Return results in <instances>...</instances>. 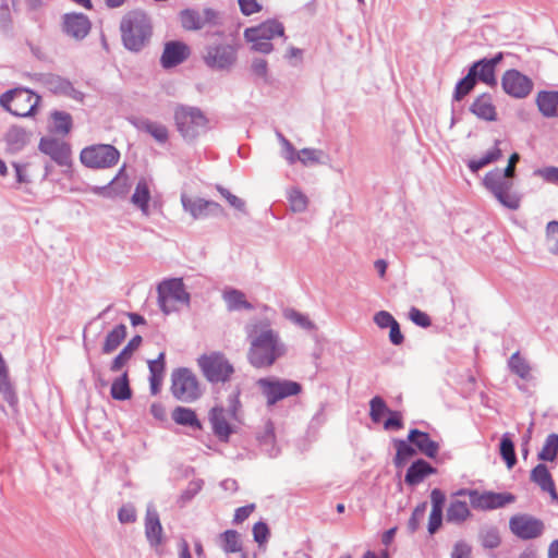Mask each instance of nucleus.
I'll use <instances>...</instances> for the list:
<instances>
[{
  "instance_id": "f257e3e1",
  "label": "nucleus",
  "mask_w": 558,
  "mask_h": 558,
  "mask_svg": "<svg viewBox=\"0 0 558 558\" xmlns=\"http://www.w3.org/2000/svg\"><path fill=\"white\" fill-rule=\"evenodd\" d=\"M247 361L255 368H268L286 354V345L278 332L268 326H252L247 329Z\"/></svg>"
},
{
  "instance_id": "f03ea898",
  "label": "nucleus",
  "mask_w": 558,
  "mask_h": 558,
  "mask_svg": "<svg viewBox=\"0 0 558 558\" xmlns=\"http://www.w3.org/2000/svg\"><path fill=\"white\" fill-rule=\"evenodd\" d=\"M123 46L132 52H140L150 41L153 24L150 17L141 10L128 12L120 22Z\"/></svg>"
},
{
  "instance_id": "7ed1b4c3",
  "label": "nucleus",
  "mask_w": 558,
  "mask_h": 558,
  "mask_svg": "<svg viewBox=\"0 0 558 558\" xmlns=\"http://www.w3.org/2000/svg\"><path fill=\"white\" fill-rule=\"evenodd\" d=\"M483 185L504 207L511 210L520 208L521 196L512 191V178L501 172V169L496 168L487 172L483 179Z\"/></svg>"
},
{
  "instance_id": "20e7f679",
  "label": "nucleus",
  "mask_w": 558,
  "mask_h": 558,
  "mask_svg": "<svg viewBox=\"0 0 558 558\" xmlns=\"http://www.w3.org/2000/svg\"><path fill=\"white\" fill-rule=\"evenodd\" d=\"M158 305L163 314L179 311V305H190L191 296L181 278L167 279L157 287Z\"/></svg>"
},
{
  "instance_id": "39448f33",
  "label": "nucleus",
  "mask_w": 558,
  "mask_h": 558,
  "mask_svg": "<svg viewBox=\"0 0 558 558\" xmlns=\"http://www.w3.org/2000/svg\"><path fill=\"white\" fill-rule=\"evenodd\" d=\"M197 364L206 380L213 385L230 381L234 374V367L221 352L203 354L197 359Z\"/></svg>"
},
{
  "instance_id": "423d86ee",
  "label": "nucleus",
  "mask_w": 558,
  "mask_h": 558,
  "mask_svg": "<svg viewBox=\"0 0 558 558\" xmlns=\"http://www.w3.org/2000/svg\"><path fill=\"white\" fill-rule=\"evenodd\" d=\"M177 129L185 140H194L207 129L208 120L197 107L178 106L174 110Z\"/></svg>"
},
{
  "instance_id": "0eeeda50",
  "label": "nucleus",
  "mask_w": 558,
  "mask_h": 558,
  "mask_svg": "<svg viewBox=\"0 0 558 558\" xmlns=\"http://www.w3.org/2000/svg\"><path fill=\"white\" fill-rule=\"evenodd\" d=\"M239 396L240 390L236 389L228 398V409L216 405L209 412V422L213 432L221 441H228L230 435L233 433L229 420H236V411L240 407Z\"/></svg>"
},
{
  "instance_id": "6e6552de",
  "label": "nucleus",
  "mask_w": 558,
  "mask_h": 558,
  "mask_svg": "<svg viewBox=\"0 0 558 558\" xmlns=\"http://www.w3.org/2000/svg\"><path fill=\"white\" fill-rule=\"evenodd\" d=\"M40 97L27 88H15L0 96V105L16 117H28L34 113Z\"/></svg>"
},
{
  "instance_id": "1a4fd4ad",
  "label": "nucleus",
  "mask_w": 558,
  "mask_h": 558,
  "mask_svg": "<svg viewBox=\"0 0 558 558\" xmlns=\"http://www.w3.org/2000/svg\"><path fill=\"white\" fill-rule=\"evenodd\" d=\"M262 395L266 398L267 405L272 407L278 401L302 392V385L290 379L265 377L257 380Z\"/></svg>"
},
{
  "instance_id": "9d476101",
  "label": "nucleus",
  "mask_w": 558,
  "mask_h": 558,
  "mask_svg": "<svg viewBox=\"0 0 558 558\" xmlns=\"http://www.w3.org/2000/svg\"><path fill=\"white\" fill-rule=\"evenodd\" d=\"M171 392L177 400L186 403L194 402L202 396L197 377L185 367L172 372Z\"/></svg>"
},
{
  "instance_id": "9b49d317",
  "label": "nucleus",
  "mask_w": 558,
  "mask_h": 558,
  "mask_svg": "<svg viewBox=\"0 0 558 558\" xmlns=\"http://www.w3.org/2000/svg\"><path fill=\"white\" fill-rule=\"evenodd\" d=\"M120 151L110 144H94L82 149L81 162L89 169H108L118 163Z\"/></svg>"
},
{
  "instance_id": "f8f14e48",
  "label": "nucleus",
  "mask_w": 558,
  "mask_h": 558,
  "mask_svg": "<svg viewBox=\"0 0 558 558\" xmlns=\"http://www.w3.org/2000/svg\"><path fill=\"white\" fill-rule=\"evenodd\" d=\"M238 60V49L232 44H213L205 47L204 63L213 71H230Z\"/></svg>"
},
{
  "instance_id": "ddd939ff",
  "label": "nucleus",
  "mask_w": 558,
  "mask_h": 558,
  "mask_svg": "<svg viewBox=\"0 0 558 558\" xmlns=\"http://www.w3.org/2000/svg\"><path fill=\"white\" fill-rule=\"evenodd\" d=\"M458 495H468L470 504L474 509L492 510L502 508L515 500L514 495L510 493H494L484 492L480 493L475 489H461Z\"/></svg>"
},
{
  "instance_id": "4468645a",
  "label": "nucleus",
  "mask_w": 558,
  "mask_h": 558,
  "mask_svg": "<svg viewBox=\"0 0 558 558\" xmlns=\"http://www.w3.org/2000/svg\"><path fill=\"white\" fill-rule=\"evenodd\" d=\"M509 529L517 537L527 541L539 537L545 531V524L541 519L523 513L510 518Z\"/></svg>"
},
{
  "instance_id": "2eb2a0df",
  "label": "nucleus",
  "mask_w": 558,
  "mask_h": 558,
  "mask_svg": "<svg viewBox=\"0 0 558 558\" xmlns=\"http://www.w3.org/2000/svg\"><path fill=\"white\" fill-rule=\"evenodd\" d=\"M181 204L183 209L195 220L225 214V209L219 203L202 197H191L184 193L181 195Z\"/></svg>"
},
{
  "instance_id": "dca6fc26",
  "label": "nucleus",
  "mask_w": 558,
  "mask_h": 558,
  "mask_svg": "<svg viewBox=\"0 0 558 558\" xmlns=\"http://www.w3.org/2000/svg\"><path fill=\"white\" fill-rule=\"evenodd\" d=\"M501 86L506 94L513 98H525L533 88V82L530 77L520 71L507 70L501 77Z\"/></svg>"
},
{
  "instance_id": "f3484780",
  "label": "nucleus",
  "mask_w": 558,
  "mask_h": 558,
  "mask_svg": "<svg viewBox=\"0 0 558 558\" xmlns=\"http://www.w3.org/2000/svg\"><path fill=\"white\" fill-rule=\"evenodd\" d=\"M40 82L47 90L56 95L65 96L80 102L84 100V94L75 89L69 80L60 75L52 73L43 74Z\"/></svg>"
},
{
  "instance_id": "a211bd4d",
  "label": "nucleus",
  "mask_w": 558,
  "mask_h": 558,
  "mask_svg": "<svg viewBox=\"0 0 558 558\" xmlns=\"http://www.w3.org/2000/svg\"><path fill=\"white\" fill-rule=\"evenodd\" d=\"M38 147L41 153L48 155L59 166L68 167L71 165V147L65 142L52 137H43Z\"/></svg>"
},
{
  "instance_id": "6ab92c4d",
  "label": "nucleus",
  "mask_w": 558,
  "mask_h": 558,
  "mask_svg": "<svg viewBox=\"0 0 558 558\" xmlns=\"http://www.w3.org/2000/svg\"><path fill=\"white\" fill-rule=\"evenodd\" d=\"M191 54L190 47L180 40H170L165 44L160 57V65L168 70L183 63Z\"/></svg>"
},
{
  "instance_id": "aec40b11",
  "label": "nucleus",
  "mask_w": 558,
  "mask_h": 558,
  "mask_svg": "<svg viewBox=\"0 0 558 558\" xmlns=\"http://www.w3.org/2000/svg\"><path fill=\"white\" fill-rule=\"evenodd\" d=\"M63 32L77 40L85 38L92 27L89 19L83 13H66L62 17Z\"/></svg>"
},
{
  "instance_id": "412c9836",
  "label": "nucleus",
  "mask_w": 558,
  "mask_h": 558,
  "mask_svg": "<svg viewBox=\"0 0 558 558\" xmlns=\"http://www.w3.org/2000/svg\"><path fill=\"white\" fill-rule=\"evenodd\" d=\"M284 27L276 20H268L256 27L246 28L244 37L246 40H271L275 36H283Z\"/></svg>"
},
{
  "instance_id": "4be33fe9",
  "label": "nucleus",
  "mask_w": 558,
  "mask_h": 558,
  "mask_svg": "<svg viewBox=\"0 0 558 558\" xmlns=\"http://www.w3.org/2000/svg\"><path fill=\"white\" fill-rule=\"evenodd\" d=\"M162 533L159 514L156 508L149 504L145 515V536L151 546H158L162 543Z\"/></svg>"
},
{
  "instance_id": "5701e85b",
  "label": "nucleus",
  "mask_w": 558,
  "mask_h": 558,
  "mask_svg": "<svg viewBox=\"0 0 558 558\" xmlns=\"http://www.w3.org/2000/svg\"><path fill=\"white\" fill-rule=\"evenodd\" d=\"M408 441L414 445L427 458H435L438 453L439 444L430 439L427 433L420 429H411L408 435Z\"/></svg>"
},
{
  "instance_id": "b1692460",
  "label": "nucleus",
  "mask_w": 558,
  "mask_h": 558,
  "mask_svg": "<svg viewBox=\"0 0 558 558\" xmlns=\"http://www.w3.org/2000/svg\"><path fill=\"white\" fill-rule=\"evenodd\" d=\"M128 175L125 174V166L121 167L117 175L106 186H95L93 192L102 195H125L129 190Z\"/></svg>"
},
{
  "instance_id": "393cba45",
  "label": "nucleus",
  "mask_w": 558,
  "mask_h": 558,
  "mask_svg": "<svg viewBox=\"0 0 558 558\" xmlns=\"http://www.w3.org/2000/svg\"><path fill=\"white\" fill-rule=\"evenodd\" d=\"M437 470L424 459H417L408 469L404 482L410 486H415L424 481L428 475L435 474Z\"/></svg>"
},
{
  "instance_id": "a878e982",
  "label": "nucleus",
  "mask_w": 558,
  "mask_h": 558,
  "mask_svg": "<svg viewBox=\"0 0 558 558\" xmlns=\"http://www.w3.org/2000/svg\"><path fill=\"white\" fill-rule=\"evenodd\" d=\"M470 111L478 119L485 121H495L497 119L496 107L489 94H482L476 97L470 107Z\"/></svg>"
},
{
  "instance_id": "bb28decb",
  "label": "nucleus",
  "mask_w": 558,
  "mask_h": 558,
  "mask_svg": "<svg viewBox=\"0 0 558 558\" xmlns=\"http://www.w3.org/2000/svg\"><path fill=\"white\" fill-rule=\"evenodd\" d=\"M536 104L541 113L546 118L558 117V92L542 90L537 94Z\"/></svg>"
},
{
  "instance_id": "cd10ccee",
  "label": "nucleus",
  "mask_w": 558,
  "mask_h": 558,
  "mask_svg": "<svg viewBox=\"0 0 558 558\" xmlns=\"http://www.w3.org/2000/svg\"><path fill=\"white\" fill-rule=\"evenodd\" d=\"M222 299L229 312L241 310L252 311L254 306L246 300L245 294L238 289L228 288L222 293Z\"/></svg>"
},
{
  "instance_id": "c85d7f7f",
  "label": "nucleus",
  "mask_w": 558,
  "mask_h": 558,
  "mask_svg": "<svg viewBox=\"0 0 558 558\" xmlns=\"http://www.w3.org/2000/svg\"><path fill=\"white\" fill-rule=\"evenodd\" d=\"M501 141L496 140L494 147L487 150L481 158L468 161V168L471 172L476 173L482 168L498 161L502 157V150L499 147Z\"/></svg>"
},
{
  "instance_id": "c756f323",
  "label": "nucleus",
  "mask_w": 558,
  "mask_h": 558,
  "mask_svg": "<svg viewBox=\"0 0 558 558\" xmlns=\"http://www.w3.org/2000/svg\"><path fill=\"white\" fill-rule=\"evenodd\" d=\"M126 337V326L124 324L117 325L106 336L105 342L101 348L104 354H110L116 351Z\"/></svg>"
},
{
  "instance_id": "7c9ffc66",
  "label": "nucleus",
  "mask_w": 558,
  "mask_h": 558,
  "mask_svg": "<svg viewBox=\"0 0 558 558\" xmlns=\"http://www.w3.org/2000/svg\"><path fill=\"white\" fill-rule=\"evenodd\" d=\"M172 420L182 426H189L195 429H201L202 424L198 421L194 410L184 407H177L172 411Z\"/></svg>"
},
{
  "instance_id": "2f4dec72",
  "label": "nucleus",
  "mask_w": 558,
  "mask_h": 558,
  "mask_svg": "<svg viewBox=\"0 0 558 558\" xmlns=\"http://www.w3.org/2000/svg\"><path fill=\"white\" fill-rule=\"evenodd\" d=\"M132 203L138 207L143 214H148V203L150 201V191L146 179L142 178L136 184L131 198Z\"/></svg>"
},
{
  "instance_id": "473e14b6",
  "label": "nucleus",
  "mask_w": 558,
  "mask_h": 558,
  "mask_svg": "<svg viewBox=\"0 0 558 558\" xmlns=\"http://www.w3.org/2000/svg\"><path fill=\"white\" fill-rule=\"evenodd\" d=\"M136 126L138 130L150 134L159 143H166L168 140V130L161 123L144 119L140 120Z\"/></svg>"
},
{
  "instance_id": "72a5a7b5",
  "label": "nucleus",
  "mask_w": 558,
  "mask_h": 558,
  "mask_svg": "<svg viewBox=\"0 0 558 558\" xmlns=\"http://www.w3.org/2000/svg\"><path fill=\"white\" fill-rule=\"evenodd\" d=\"M470 68H475L476 82L481 81L489 86L497 85L495 70L486 62V58L474 62Z\"/></svg>"
},
{
  "instance_id": "f704fd0d",
  "label": "nucleus",
  "mask_w": 558,
  "mask_h": 558,
  "mask_svg": "<svg viewBox=\"0 0 558 558\" xmlns=\"http://www.w3.org/2000/svg\"><path fill=\"white\" fill-rule=\"evenodd\" d=\"M221 549L226 554H234L242 550L240 534L235 530H227L219 534Z\"/></svg>"
},
{
  "instance_id": "c9c22d12",
  "label": "nucleus",
  "mask_w": 558,
  "mask_h": 558,
  "mask_svg": "<svg viewBox=\"0 0 558 558\" xmlns=\"http://www.w3.org/2000/svg\"><path fill=\"white\" fill-rule=\"evenodd\" d=\"M110 395L112 399L119 401L129 400L132 397L128 372H124L121 376L113 380Z\"/></svg>"
},
{
  "instance_id": "e433bc0d",
  "label": "nucleus",
  "mask_w": 558,
  "mask_h": 558,
  "mask_svg": "<svg viewBox=\"0 0 558 558\" xmlns=\"http://www.w3.org/2000/svg\"><path fill=\"white\" fill-rule=\"evenodd\" d=\"M471 512L465 501L452 500L447 509V521L461 523L470 517Z\"/></svg>"
},
{
  "instance_id": "4c0bfd02",
  "label": "nucleus",
  "mask_w": 558,
  "mask_h": 558,
  "mask_svg": "<svg viewBox=\"0 0 558 558\" xmlns=\"http://www.w3.org/2000/svg\"><path fill=\"white\" fill-rule=\"evenodd\" d=\"M475 68H470L468 74L457 83L453 99L460 101L475 87Z\"/></svg>"
},
{
  "instance_id": "58836bf2",
  "label": "nucleus",
  "mask_w": 558,
  "mask_h": 558,
  "mask_svg": "<svg viewBox=\"0 0 558 558\" xmlns=\"http://www.w3.org/2000/svg\"><path fill=\"white\" fill-rule=\"evenodd\" d=\"M499 453L505 460L508 469H512L517 463V456L514 450V442L511 439L510 434L506 433L502 435L499 445Z\"/></svg>"
},
{
  "instance_id": "ea45409f",
  "label": "nucleus",
  "mask_w": 558,
  "mask_h": 558,
  "mask_svg": "<svg viewBox=\"0 0 558 558\" xmlns=\"http://www.w3.org/2000/svg\"><path fill=\"white\" fill-rule=\"evenodd\" d=\"M393 444L397 450L393 462L397 468L404 465L410 458L416 454V450L409 444L408 439H395Z\"/></svg>"
},
{
  "instance_id": "a19ab883",
  "label": "nucleus",
  "mask_w": 558,
  "mask_h": 558,
  "mask_svg": "<svg viewBox=\"0 0 558 558\" xmlns=\"http://www.w3.org/2000/svg\"><path fill=\"white\" fill-rule=\"evenodd\" d=\"M7 144L14 150L22 149L28 142L26 131L21 126H11L5 134Z\"/></svg>"
},
{
  "instance_id": "79ce46f5",
  "label": "nucleus",
  "mask_w": 558,
  "mask_h": 558,
  "mask_svg": "<svg viewBox=\"0 0 558 558\" xmlns=\"http://www.w3.org/2000/svg\"><path fill=\"white\" fill-rule=\"evenodd\" d=\"M181 25L186 31H198L204 27L201 14L193 9H185L180 13Z\"/></svg>"
},
{
  "instance_id": "37998d69",
  "label": "nucleus",
  "mask_w": 558,
  "mask_h": 558,
  "mask_svg": "<svg viewBox=\"0 0 558 558\" xmlns=\"http://www.w3.org/2000/svg\"><path fill=\"white\" fill-rule=\"evenodd\" d=\"M508 365L510 371L518 375L520 378L527 379L530 377L531 366L526 360L520 355L519 352H514L510 356Z\"/></svg>"
},
{
  "instance_id": "c03bdc74",
  "label": "nucleus",
  "mask_w": 558,
  "mask_h": 558,
  "mask_svg": "<svg viewBox=\"0 0 558 558\" xmlns=\"http://www.w3.org/2000/svg\"><path fill=\"white\" fill-rule=\"evenodd\" d=\"M531 481L537 484L542 490L555 484L547 466L543 463L537 464L531 471Z\"/></svg>"
},
{
  "instance_id": "a18cd8bd",
  "label": "nucleus",
  "mask_w": 558,
  "mask_h": 558,
  "mask_svg": "<svg viewBox=\"0 0 558 558\" xmlns=\"http://www.w3.org/2000/svg\"><path fill=\"white\" fill-rule=\"evenodd\" d=\"M558 452V434H550L547 436L542 450L537 457L542 461H554Z\"/></svg>"
},
{
  "instance_id": "49530a36",
  "label": "nucleus",
  "mask_w": 558,
  "mask_h": 558,
  "mask_svg": "<svg viewBox=\"0 0 558 558\" xmlns=\"http://www.w3.org/2000/svg\"><path fill=\"white\" fill-rule=\"evenodd\" d=\"M259 445L263 450L266 451L270 457H275L278 453V449L275 446V430L271 422H268L265 426V432L258 437Z\"/></svg>"
},
{
  "instance_id": "de8ad7c7",
  "label": "nucleus",
  "mask_w": 558,
  "mask_h": 558,
  "mask_svg": "<svg viewBox=\"0 0 558 558\" xmlns=\"http://www.w3.org/2000/svg\"><path fill=\"white\" fill-rule=\"evenodd\" d=\"M288 201L293 213H304L308 206L307 196L298 187L288 192Z\"/></svg>"
},
{
  "instance_id": "09e8293b",
  "label": "nucleus",
  "mask_w": 558,
  "mask_h": 558,
  "mask_svg": "<svg viewBox=\"0 0 558 558\" xmlns=\"http://www.w3.org/2000/svg\"><path fill=\"white\" fill-rule=\"evenodd\" d=\"M369 408V416L374 423H380L383 416L391 411L387 407L385 400L379 396H375L374 398L371 399Z\"/></svg>"
},
{
  "instance_id": "8fccbe9b",
  "label": "nucleus",
  "mask_w": 558,
  "mask_h": 558,
  "mask_svg": "<svg viewBox=\"0 0 558 558\" xmlns=\"http://www.w3.org/2000/svg\"><path fill=\"white\" fill-rule=\"evenodd\" d=\"M54 131L60 134H68L72 128V117L64 111L52 113Z\"/></svg>"
},
{
  "instance_id": "3c124183",
  "label": "nucleus",
  "mask_w": 558,
  "mask_h": 558,
  "mask_svg": "<svg viewBox=\"0 0 558 558\" xmlns=\"http://www.w3.org/2000/svg\"><path fill=\"white\" fill-rule=\"evenodd\" d=\"M481 544L484 548L494 549L500 545V535L496 527H487L481 531Z\"/></svg>"
},
{
  "instance_id": "603ef678",
  "label": "nucleus",
  "mask_w": 558,
  "mask_h": 558,
  "mask_svg": "<svg viewBox=\"0 0 558 558\" xmlns=\"http://www.w3.org/2000/svg\"><path fill=\"white\" fill-rule=\"evenodd\" d=\"M426 509H427L426 501L418 504L414 508V510L408 521V530L411 534L415 533L420 529L421 523L424 520Z\"/></svg>"
},
{
  "instance_id": "864d4df0",
  "label": "nucleus",
  "mask_w": 558,
  "mask_h": 558,
  "mask_svg": "<svg viewBox=\"0 0 558 558\" xmlns=\"http://www.w3.org/2000/svg\"><path fill=\"white\" fill-rule=\"evenodd\" d=\"M323 151L315 148H303L298 154L295 153L296 160H299L302 165L308 166L313 163H320V157L323 156Z\"/></svg>"
},
{
  "instance_id": "5fc2aeb1",
  "label": "nucleus",
  "mask_w": 558,
  "mask_h": 558,
  "mask_svg": "<svg viewBox=\"0 0 558 558\" xmlns=\"http://www.w3.org/2000/svg\"><path fill=\"white\" fill-rule=\"evenodd\" d=\"M203 481H192L189 483L186 489L182 492L178 499V504L180 507H184L189 501H191L202 489Z\"/></svg>"
},
{
  "instance_id": "6e6d98bb",
  "label": "nucleus",
  "mask_w": 558,
  "mask_h": 558,
  "mask_svg": "<svg viewBox=\"0 0 558 558\" xmlns=\"http://www.w3.org/2000/svg\"><path fill=\"white\" fill-rule=\"evenodd\" d=\"M217 191L221 194L222 197L226 198V201L229 203L231 207L243 214H246L245 202L242 198L235 196L229 190L221 185H217Z\"/></svg>"
},
{
  "instance_id": "4d7b16f0",
  "label": "nucleus",
  "mask_w": 558,
  "mask_h": 558,
  "mask_svg": "<svg viewBox=\"0 0 558 558\" xmlns=\"http://www.w3.org/2000/svg\"><path fill=\"white\" fill-rule=\"evenodd\" d=\"M546 240L548 250L553 254H558V221H550L546 227Z\"/></svg>"
},
{
  "instance_id": "13d9d810",
  "label": "nucleus",
  "mask_w": 558,
  "mask_h": 558,
  "mask_svg": "<svg viewBox=\"0 0 558 558\" xmlns=\"http://www.w3.org/2000/svg\"><path fill=\"white\" fill-rule=\"evenodd\" d=\"M269 536H270V531H269L268 525L265 522L259 521L254 524L253 537L259 547H263L268 542Z\"/></svg>"
},
{
  "instance_id": "bf43d9fd",
  "label": "nucleus",
  "mask_w": 558,
  "mask_h": 558,
  "mask_svg": "<svg viewBox=\"0 0 558 558\" xmlns=\"http://www.w3.org/2000/svg\"><path fill=\"white\" fill-rule=\"evenodd\" d=\"M118 519L121 523H133L136 521V510L132 504L123 505L118 511Z\"/></svg>"
},
{
  "instance_id": "052dcab7",
  "label": "nucleus",
  "mask_w": 558,
  "mask_h": 558,
  "mask_svg": "<svg viewBox=\"0 0 558 558\" xmlns=\"http://www.w3.org/2000/svg\"><path fill=\"white\" fill-rule=\"evenodd\" d=\"M276 135L283 147L284 158L288 160L289 163H294L296 161V157L293 145L283 136L281 132L277 131Z\"/></svg>"
},
{
  "instance_id": "680f3d73",
  "label": "nucleus",
  "mask_w": 558,
  "mask_h": 558,
  "mask_svg": "<svg viewBox=\"0 0 558 558\" xmlns=\"http://www.w3.org/2000/svg\"><path fill=\"white\" fill-rule=\"evenodd\" d=\"M409 317L415 325L423 328L429 327L432 324L429 316L416 307L410 310Z\"/></svg>"
},
{
  "instance_id": "e2e57ef3",
  "label": "nucleus",
  "mask_w": 558,
  "mask_h": 558,
  "mask_svg": "<svg viewBox=\"0 0 558 558\" xmlns=\"http://www.w3.org/2000/svg\"><path fill=\"white\" fill-rule=\"evenodd\" d=\"M389 417L384 422V428L386 430L395 429L399 430L403 427L402 415L398 411H390Z\"/></svg>"
},
{
  "instance_id": "0e129e2a",
  "label": "nucleus",
  "mask_w": 558,
  "mask_h": 558,
  "mask_svg": "<svg viewBox=\"0 0 558 558\" xmlns=\"http://www.w3.org/2000/svg\"><path fill=\"white\" fill-rule=\"evenodd\" d=\"M251 70L257 77L263 78L265 82L267 81L268 64L265 59H254L252 61Z\"/></svg>"
},
{
  "instance_id": "69168bd1",
  "label": "nucleus",
  "mask_w": 558,
  "mask_h": 558,
  "mask_svg": "<svg viewBox=\"0 0 558 558\" xmlns=\"http://www.w3.org/2000/svg\"><path fill=\"white\" fill-rule=\"evenodd\" d=\"M536 175L542 177L545 181L554 184H558V168L557 167H545L537 169L534 172Z\"/></svg>"
},
{
  "instance_id": "338daca9",
  "label": "nucleus",
  "mask_w": 558,
  "mask_h": 558,
  "mask_svg": "<svg viewBox=\"0 0 558 558\" xmlns=\"http://www.w3.org/2000/svg\"><path fill=\"white\" fill-rule=\"evenodd\" d=\"M374 322L379 328H389L397 320L390 313L386 311H379L375 314Z\"/></svg>"
},
{
  "instance_id": "774afa93",
  "label": "nucleus",
  "mask_w": 558,
  "mask_h": 558,
  "mask_svg": "<svg viewBox=\"0 0 558 558\" xmlns=\"http://www.w3.org/2000/svg\"><path fill=\"white\" fill-rule=\"evenodd\" d=\"M471 546L463 541L457 542L451 553V558H470Z\"/></svg>"
}]
</instances>
